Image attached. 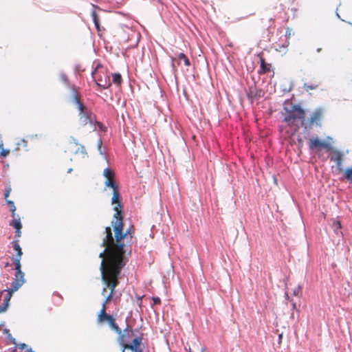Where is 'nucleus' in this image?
Segmentation results:
<instances>
[{
    "label": "nucleus",
    "instance_id": "46",
    "mask_svg": "<svg viewBox=\"0 0 352 352\" xmlns=\"http://www.w3.org/2000/svg\"><path fill=\"white\" fill-rule=\"evenodd\" d=\"M282 336H282V334H280V335L278 336V339H279V340H280L282 339Z\"/></svg>",
    "mask_w": 352,
    "mask_h": 352
},
{
    "label": "nucleus",
    "instance_id": "48",
    "mask_svg": "<svg viewBox=\"0 0 352 352\" xmlns=\"http://www.w3.org/2000/svg\"><path fill=\"white\" fill-rule=\"evenodd\" d=\"M327 139L332 140V138L331 137H328Z\"/></svg>",
    "mask_w": 352,
    "mask_h": 352
},
{
    "label": "nucleus",
    "instance_id": "30",
    "mask_svg": "<svg viewBox=\"0 0 352 352\" xmlns=\"http://www.w3.org/2000/svg\"><path fill=\"white\" fill-rule=\"evenodd\" d=\"M10 211L12 212V217H15V211H16V207L14 206V204L13 205H11L10 206Z\"/></svg>",
    "mask_w": 352,
    "mask_h": 352
},
{
    "label": "nucleus",
    "instance_id": "12",
    "mask_svg": "<svg viewBox=\"0 0 352 352\" xmlns=\"http://www.w3.org/2000/svg\"><path fill=\"white\" fill-rule=\"evenodd\" d=\"M13 249L16 252V254L12 258V261L13 263H21V256L23 254V252L21 248L20 247L19 240H14L12 242Z\"/></svg>",
    "mask_w": 352,
    "mask_h": 352
},
{
    "label": "nucleus",
    "instance_id": "28",
    "mask_svg": "<svg viewBox=\"0 0 352 352\" xmlns=\"http://www.w3.org/2000/svg\"><path fill=\"white\" fill-rule=\"evenodd\" d=\"M301 289V287L300 286H298L296 287L294 290H293V295L294 296H298L299 295V293H300V291Z\"/></svg>",
    "mask_w": 352,
    "mask_h": 352
},
{
    "label": "nucleus",
    "instance_id": "41",
    "mask_svg": "<svg viewBox=\"0 0 352 352\" xmlns=\"http://www.w3.org/2000/svg\"><path fill=\"white\" fill-rule=\"evenodd\" d=\"M7 204L11 206V205L14 204V201L10 200H7Z\"/></svg>",
    "mask_w": 352,
    "mask_h": 352
},
{
    "label": "nucleus",
    "instance_id": "19",
    "mask_svg": "<svg viewBox=\"0 0 352 352\" xmlns=\"http://www.w3.org/2000/svg\"><path fill=\"white\" fill-rule=\"evenodd\" d=\"M92 20L95 24V26L98 30H100V21L98 16L95 10L91 12Z\"/></svg>",
    "mask_w": 352,
    "mask_h": 352
},
{
    "label": "nucleus",
    "instance_id": "24",
    "mask_svg": "<svg viewBox=\"0 0 352 352\" xmlns=\"http://www.w3.org/2000/svg\"><path fill=\"white\" fill-rule=\"evenodd\" d=\"M113 83L120 85L122 82V76L120 74L116 73L112 74Z\"/></svg>",
    "mask_w": 352,
    "mask_h": 352
},
{
    "label": "nucleus",
    "instance_id": "27",
    "mask_svg": "<svg viewBox=\"0 0 352 352\" xmlns=\"http://www.w3.org/2000/svg\"><path fill=\"white\" fill-rule=\"evenodd\" d=\"M261 68L263 70L264 72H266L269 70V69L267 67V65H265V63L263 60H261Z\"/></svg>",
    "mask_w": 352,
    "mask_h": 352
},
{
    "label": "nucleus",
    "instance_id": "39",
    "mask_svg": "<svg viewBox=\"0 0 352 352\" xmlns=\"http://www.w3.org/2000/svg\"><path fill=\"white\" fill-rule=\"evenodd\" d=\"M11 342L13 343V344H16V340L15 338H12V336H11V337L8 338Z\"/></svg>",
    "mask_w": 352,
    "mask_h": 352
},
{
    "label": "nucleus",
    "instance_id": "8",
    "mask_svg": "<svg viewBox=\"0 0 352 352\" xmlns=\"http://www.w3.org/2000/svg\"><path fill=\"white\" fill-rule=\"evenodd\" d=\"M104 185L107 187L111 188L113 190V197L111 199V204L115 206H116L119 204H121L120 200V194L118 192V187L116 184V183L113 181V179H106V181L104 182Z\"/></svg>",
    "mask_w": 352,
    "mask_h": 352
},
{
    "label": "nucleus",
    "instance_id": "14",
    "mask_svg": "<svg viewBox=\"0 0 352 352\" xmlns=\"http://www.w3.org/2000/svg\"><path fill=\"white\" fill-rule=\"evenodd\" d=\"M100 67V64H98V65H97L96 68L95 69V70L92 72L91 75H92V77H93L94 78H95L94 75H95V74H96V72L97 69H98ZM94 80H95V81H96V83L97 86H98V87H100L102 88V89H108V88L110 87V85H111V82H110L109 80H105L104 82L102 81V79H98V80H96V79H94Z\"/></svg>",
    "mask_w": 352,
    "mask_h": 352
},
{
    "label": "nucleus",
    "instance_id": "34",
    "mask_svg": "<svg viewBox=\"0 0 352 352\" xmlns=\"http://www.w3.org/2000/svg\"><path fill=\"white\" fill-rule=\"evenodd\" d=\"M21 236V230H15V237L19 238Z\"/></svg>",
    "mask_w": 352,
    "mask_h": 352
},
{
    "label": "nucleus",
    "instance_id": "3",
    "mask_svg": "<svg viewBox=\"0 0 352 352\" xmlns=\"http://www.w3.org/2000/svg\"><path fill=\"white\" fill-rule=\"evenodd\" d=\"M105 236L103 238L102 242V246L104 247L105 249L103 252H100L99 254L100 258H103L105 253L109 252V254H115L117 251V248H116V238L113 236L111 228L107 226L105 228L104 230Z\"/></svg>",
    "mask_w": 352,
    "mask_h": 352
},
{
    "label": "nucleus",
    "instance_id": "33",
    "mask_svg": "<svg viewBox=\"0 0 352 352\" xmlns=\"http://www.w3.org/2000/svg\"><path fill=\"white\" fill-rule=\"evenodd\" d=\"M120 344L123 346V344H124V342L125 341L124 336V335H121V334H120Z\"/></svg>",
    "mask_w": 352,
    "mask_h": 352
},
{
    "label": "nucleus",
    "instance_id": "21",
    "mask_svg": "<svg viewBox=\"0 0 352 352\" xmlns=\"http://www.w3.org/2000/svg\"><path fill=\"white\" fill-rule=\"evenodd\" d=\"M103 175L108 179H113L114 177V173L112 170L109 168H106L103 171Z\"/></svg>",
    "mask_w": 352,
    "mask_h": 352
},
{
    "label": "nucleus",
    "instance_id": "50",
    "mask_svg": "<svg viewBox=\"0 0 352 352\" xmlns=\"http://www.w3.org/2000/svg\"><path fill=\"white\" fill-rule=\"evenodd\" d=\"M349 23L352 25V23L349 22Z\"/></svg>",
    "mask_w": 352,
    "mask_h": 352
},
{
    "label": "nucleus",
    "instance_id": "4",
    "mask_svg": "<svg viewBox=\"0 0 352 352\" xmlns=\"http://www.w3.org/2000/svg\"><path fill=\"white\" fill-rule=\"evenodd\" d=\"M111 258L108 261L107 263V270L109 275L112 279H118L120 274L121 270L124 264H122L121 261L117 258H113L114 254H110Z\"/></svg>",
    "mask_w": 352,
    "mask_h": 352
},
{
    "label": "nucleus",
    "instance_id": "18",
    "mask_svg": "<svg viewBox=\"0 0 352 352\" xmlns=\"http://www.w3.org/2000/svg\"><path fill=\"white\" fill-rule=\"evenodd\" d=\"M13 219L10 221V226L13 227L15 230H21L22 228V224L21 222V219L19 217L17 219L12 217Z\"/></svg>",
    "mask_w": 352,
    "mask_h": 352
},
{
    "label": "nucleus",
    "instance_id": "16",
    "mask_svg": "<svg viewBox=\"0 0 352 352\" xmlns=\"http://www.w3.org/2000/svg\"><path fill=\"white\" fill-rule=\"evenodd\" d=\"M14 265V270H15V274H14V280H22L23 281V283H24L25 282V274L24 273L21 271V263H13Z\"/></svg>",
    "mask_w": 352,
    "mask_h": 352
},
{
    "label": "nucleus",
    "instance_id": "22",
    "mask_svg": "<svg viewBox=\"0 0 352 352\" xmlns=\"http://www.w3.org/2000/svg\"><path fill=\"white\" fill-rule=\"evenodd\" d=\"M178 60L179 61L183 60L184 63V65H186V66H189L190 65L189 59L188 58V57L184 53L179 54V55H178Z\"/></svg>",
    "mask_w": 352,
    "mask_h": 352
},
{
    "label": "nucleus",
    "instance_id": "45",
    "mask_svg": "<svg viewBox=\"0 0 352 352\" xmlns=\"http://www.w3.org/2000/svg\"><path fill=\"white\" fill-rule=\"evenodd\" d=\"M321 50H322V49H321L320 47H319V48H318V49L316 50V52H317L318 53H319V52H321Z\"/></svg>",
    "mask_w": 352,
    "mask_h": 352
},
{
    "label": "nucleus",
    "instance_id": "20",
    "mask_svg": "<svg viewBox=\"0 0 352 352\" xmlns=\"http://www.w3.org/2000/svg\"><path fill=\"white\" fill-rule=\"evenodd\" d=\"M79 148L75 151V154L81 153L82 158L88 157L87 153L85 150V148L83 145L80 144Z\"/></svg>",
    "mask_w": 352,
    "mask_h": 352
},
{
    "label": "nucleus",
    "instance_id": "29",
    "mask_svg": "<svg viewBox=\"0 0 352 352\" xmlns=\"http://www.w3.org/2000/svg\"><path fill=\"white\" fill-rule=\"evenodd\" d=\"M98 151L100 152V153L101 155H102L103 153L102 151V140H101V139L98 140Z\"/></svg>",
    "mask_w": 352,
    "mask_h": 352
},
{
    "label": "nucleus",
    "instance_id": "49",
    "mask_svg": "<svg viewBox=\"0 0 352 352\" xmlns=\"http://www.w3.org/2000/svg\"><path fill=\"white\" fill-rule=\"evenodd\" d=\"M135 352H142V350H139V351H137Z\"/></svg>",
    "mask_w": 352,
    "mask_h": 352
},
{
    "label": "nucleus",
    "instance_id": "9",
    "mask_svg": "<svg viewBox=\"0 0 352 352\" xmlns=\"http://www.w3.org/2000/svg\"><path fill=\"white\" fill-rule=\"evenodd\" d=\"M321 118V112L319 110L315 111L311 116L309 120H304L303 127L306 129H311L314 124H318Z\"/></svg>",
    "mask_w": 352,
    "mask_h": 352
},
{
    "label": "nucleus",
    "instance_id": "36",
    "mask_svg": "<svg viewBox=\"0 0 352 352\" xmlns=\"http://www.w3.org/2000/svg\"><path fill=\"white\" fill-rule=\"evenodd\" d=\"M27 347V345L24 343H21L18 344V348L20 349H24Z\"/></svg>",
    "mask_w": 352,
    "mask_h": 352
},
{
    "label": "nucleus",
    "instance_id": "35",
    "mask_svg": "<svg viewBox=\"0 0 352 352\" xmlns=\"http://www.w3.org/2000/svg\"><path fill=\"white\" fill-rule=\"evenodd\" d=\"M153 300L155 304H160L161 302L160 298L159 297H154Z\"/></svg>",
    "mask_w": 352,
    "mask_h": 352
},
{
    "label": "nucleus",
    "instance_id": "32",
    "mask_svg": "<svg viewBox=\"0 0 352 352\" xmlns=\"http://www.w3.org/2000/svg\"><path fill=\"white\" fill-rule=\"evenodd\" d=\"M9 153H10L9 150L2 149L1 152V155L2 157H6L9 154Z\"/></svg>",
    "mask_w": 352,
    "mask_h": 352
},
{
    "label": "nucleus",
    "instance_id": "44",
    "mask_svg": "<svg viewBox=\"0 0 352 352\" xmlns=\"http://www.w3.org/2000/svg\"><path fill=\"white\" fill-rule=\"evenodd\" d=\"M72 170H73V169H72V168H69V169L67 170V173H72Z\"/></svg>",
    "mask_w": 352,
    "mask_h": 352
},
{
    "label": "nucleus",
    "instance_id": "11",
    "mask_svg": "<svg viewBox=\"0 0 352 352\" xmlns=\"http://www.w3.org/2000/svg\"><path fill=\"white\" fill-rule=\"evenodd\" d=\"M72 91H73L72 101L76 105V107L79 111V113L82 114V113H84L85 111H89L87 107H85L84 105V104L82 102H81V101L80 100V99L78 96L77 91H76L74 87L72 88Z\"/></svg>",
    "mask_w": 352,
    "mask_h": 352
},
{
    "label": "nucleus",
    "instance_id": "13",
    "mask_svg": "<svg viewBox=\"0 0 352 352\" xmlns=\"http://www.w3.org/2000/svg\"><path fill=\"white\" fill-rule=\"evenodd\" d=\"M142 342V338L141 337H136L133 340V343L131 344H123V349L122 352H125V349H130L132 351H137L140 350L138 349V346Z\"/></svg>",
    "mask_w": 352,
    "mask_h": 352
},
{
    "label": "nucleus",
    "instance_id": "23",
    "mask_svg": "<svg viewBox=\"0 0 352 352\" xmlns=\"http://www.w3.org/2000/svg\"><path fill=\"white\" fill-rule=\"evenodd\" d=\"M344 177L346 179L352 182V167L347 168L345 170V171L344 173Z\"/></svg>",
    "mask_w": 352,
    "mask_h": 352
},
{
    "label": "nucleus",
    "instance_id": "26",
    "mask_svg": "<svg viewBox=\"0 0 352 352\" xmlns=\"http://www.w3.org/2000/svg\"><path fill=\"white\" fill-rule=\"evenodd\" d=\"M285 295V298L292 302L293 309H295L296 308V303L295 302H294L293 299H290V298L288 295V293L286 292Z\"/></svg>",
    "mask_w": 352,
    "mask_h": 352
},
{
    "label": "nucleus",
    "instance_id": "31",
    "mask_svg": "<svg viewBox=\"0 0 352 352\" xmlns=\"http://www.w3.org/2000/svg\"><path fill=\"white\" fill-rule=\"evenodd\" d=\"M10 191H11L10 188H8L6 189L5 192H4V198L5 199H7L9 197Z\"/></svg>",
    "mask_w": 352,
    "mask_h": 352
},
{
    "label": "nucleus",
    "instance_id": "51",
    "mask_svg": "<svg viewBox=\"0 0 352 352\" xmlns=\"http://www.w3.org/2000/svg\"><path fill=\"white\" fill-rule=\"evenodd\" d=\"M190 352H191V351H190Z\"/></svg>",
    "mask_w": 352,
    "mask_h": 352
},
{
    "label": "nucleus",
    "instance_id": "37",
    "mask_svg": "<svg viewBox=\"0 0 352 352\" xmlns=\"http://www.w3.org/2000/svg\"><path fill=\"white\" fill-rule=\"evenodd\" d=\"M3 333H4V334H6V335L8 336V338L11 337V334L10 333V331H9V329H5L3 330Z\"/></svg>",
    "mask_w": 352,
    "mask_h": 352
},
{
    "label": "nucleus",
    "instance_id": "15",
    "mask_svg": "<svg viewBox=\"0 0 352 352\" xmlns=\"http://www.w3.org/2000/svg\"><path fill=\"white\" fill-rule=\"evenodd\" d=\"M79 116V124L80 126H84L87 125L88 123L92 124V120L90 117V111L89 110L85 111L84 113L80 114Z\"/></svg>",
    "mask_w": 352,
    "mask_h": 352
},
{
    "label": "nucleus",
    "instance_id": "1",
    "mask_svg": "<svg viewBox=\"0 0 352 352\" xmlns=\"http://www.w3.org/2000/svg\"><path fill=\"white\" fill-rule=\"evenodd\" d=\"M113 210L115 213L111 221V226L115 233V245L116 248H117L116 252L120 254H125L126 250H124V248L126 247V243H124V241H128L129 239L131 240L133 236L129 229L126 230L124 232H123L124 223L122 217L121 215V204L115 206Z\"/></svg>",
    "mask_w": 352,
    "mask_h": 352
},
{
    "label": "nucleus",
    "instance_id": "25",
    "mask_svg": "<svg viewBox=\"0 0 352 352\" xmlns=\"http://www.w3.org/2000/svg\"><path fill=\"white\" fill-rule=\"evenodd\" d=\"M60 79L66 85H69V82H68V79H67V76L64 74V73H60Z\"/></svg>",
    "mask_w": 352,
    "mask_h": 352
},
{
    "label": "nucleus",
    "instance_id": "38",
    "mask_svg": "<svg viewBox=\"0 0 352 352\" xmlns=\"http://www.w3.org/2000/svg\"><path fill=\"white\" fill-rule=\"evenodd\" d=\"M305 87L307 88V90H308V89H314L316 88V87H314V86L307 85L306 84L305 85Z\"/></svg>",
    "mask_w": 352,
    "mask_h": 352
},
{
    "label": "nucleus",
    "instance_id": "47",
    "mask_svg": "<svg viewBox=\"0 0 352 352\" xmlns=\"http://www.w3.org/2000/svg\"><path fill=\"white\" fill-rule=\"evenodd\" d=\"M106 292V288L103 289V293Z\"/></svg>",
    "mask_w": 352,
    "mask_h": 352
},
{
    "label": "nucleus",
    "instance_id": "2",
    "mask_svg": "<svg viewBox=\"0 0 352 352\" xmlns=\"http://www.w3.org/2000/svg\"><path fill=\"white\" fill-rule=\"evenodd\" d=\"M283 121L288 125H296L298 128L303 126L305 118V111L299 104L291 102H285L283 104Z\"/></svg>",
    "mask_w": 352,
    "mask_h": 352
},
{
    "label": "nucleus",
    "instance_id": "10",
    "mask_svg": "<svg viewBox=\"0 0 352 352\" xmlns=\"http://www.w3.org/2000/svg\"><path fill=\"white\" fill-rule=\"evenodd\" d=\"M331 151H332V155L330 157L331 161L336 162V164L337 165L338 170L339 171H342V158L344 156L343 153H342L340 151L335 150V149H332Z\"/></svg>",
    "mask_w": 352,
    "mask_h": 352
},
{
    "label": "nucleus",
    "instance_id": "6",
    "mask_svg": "<svg viewBox=\"0 0 352 352\" xmlns=\"http://www.w3.org/2000/svg\"><path fill=\"white\" fill-rule=\"evenodd\" d=\"M106 302L107 301H104L102 304L100 314L98 315V320L99 322H103L105 320L108 321L111 328L114 329L118 334H121L122 331L118 325L115 322L113 318L106 313Z\"/></svg>",
    "mask_w": 352,
    "mask_h": 352
},
{
    "label": "nucleus",
    "instance_id": "40",
    "mask_svg": "<svg viewBox=\"0 0 352 352\" xmlns=\"http://www.w3.org/2000/svg\"><path fill=\"white\" fill-rule=\"evenodd\" d=\"M72 140H73L74 143L76 145H79V144H78V141L76 140V139H75L74 138H72Z\"/></svg>",
    "mask_w": 352,
    "mask_h": 352
},
{
    "label": "nucleus",
    "instance_id": "43",
    "mask_svg": "<svg viewBox=\"0 0 352 352\" xmlns=\"http://www.w3.org/2000/svg\"><path fill=\"white\" fill-rule=\"evenodd\" d=\"M27 352H35V351H34L31 348H30L27 350Z\"/></svg>",
    "mask_w": 352,
    "mask_h": 352
},
{
    "label": "nucleus",
    "instance_id": "17",
    "mask_svg": "<svg viewBox=\"0 0 352 352\" xmlns=\"http://www.w3.org/2000/svg\"><path fill=\"white\" fill-rule=\"evenodd\" d=\"M11 296H12V294L10 292H6V294L3 296V305H0V314L3 313L7 310V308L9 306V302H10Z\"/></svg>",
    "mask_w": 352,
    "mask_h": 352
},
{
    "label": "nucleus",
    "instance_id": "7",
    "mask_svg": "<svg viewBox=\"0 0 352 352\" xmlns=\"http://www.w3.org/2000/svg\"><path fill=\"white\" fill-rule=\"evenodd\" d=\"M309 147L311 150H314L316 148H325L328 151H331L333 149L332 145L330 142L326 141H321L318 138L315 139H309Z\"/></svg>",
    "mask_w": 352,
    "mask_h": 352
},
{
    "label": "nucleus",
    "instance_id": "42",
    "mask_svg": "<svg viewBox=\"0 0 352 352\" xmlns=\"http://www.w3.org/2000/svg\"><path fill=\"white\" fill-rule=\"evenodd\" d=\"M335 226L336 227V228H341V225H340V222H337L336 224L335 225Z\"/></svg>",
    "mask_w": 352,
    "mask_h": 352
},
{
    "label": "nucleus",
    "instance_id": "5",
    "mask_svg": "<svg viewBox=\"0 0 352 352\" xmlns=\"http://www.w3.org/2000/svg\"><path fill=\"white\" fill-rule=\"evenodd\" d=\"M100 270L101 272V278H102V282L107 287H110V288H111V293L107 296V300H105V301L107 302L111 298V295H112V294H113L116 287L118 284V279H113L112 282L110 281L109 278L107 276V275L106 274V270H105V267H104V259H102V261H101V264H100Z\"/></svg>",
    "mask_w": 352,
    "mask_h": 352
}]
</instances>
